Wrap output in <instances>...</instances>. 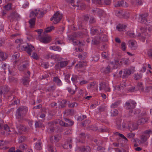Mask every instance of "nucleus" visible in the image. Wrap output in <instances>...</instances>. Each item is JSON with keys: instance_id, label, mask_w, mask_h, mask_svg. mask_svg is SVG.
<instances>
[{"instance_id": "obj_25", "label": "nucleus", "mask_w": 152, "mask_h": 152, "mask_svg": "<svg viewBox=\"0 0 152 152\" xmlns=\"http://www.w3.org/2000/svg\"><path fill=\"white\" fill-rule=\"evenodd\" d=\"M50 50H54L55 51H60L61 50V49L60 47L55 45L50 46Z\"/></svg>"}, {"instance_id": "obj_53", "label": "nucleus", "mask_w": 152, "mask_h": 152, "mask_svg": "<svg viewBox=\"0 0 152 152\" xmlns=\"http://www.w3.org/2000/svg\"><path fill=\"white\" fill-rule=\"evenodd\" d=\"M20 55L18 53H15L12 56V58L13 59H18Z\"/></svg>"}, {"instance_id": "obj_10", "label": "nucleus", "mask_w": 152, "mask_h": 152, "mask_svg": "<svg viewBox=\"0 0 152 152\" xmlns=\"http://www.w3.org/2000/svg\"><path fill=\"white\" fill-rule=\"evenodd\" d=\"M17 129H18V132L20 133H22L23 132H25L27 130L26 127L19 123V121H18L15 123Z\"/></svg>"}, {"instance_id": "obj_46", "label": "nucleus", "mask_w": 152, "mask_h": 152, "mask_svg": "<svg viewBox=\"0 0 152 152\" xmlns=\"http://www.w3.org/2000/svg\"><path fill=\"white\" fill-rule=\"evenodd\" d=\"M23 64L22 65V67L23 69H25L27 67L29 66L28 62L27 61H24L23 62Z\"/></svg>"}, {"instance_id": "obj_41", "label": "nucleus", "mask_w": 152, "mask_h": 152, "mask_svg": "<svg viewBox=\"0 0 152 152\" xmlns=\"http://www.w3.org/2000/svg\"><path fill=\"white\" fill-rule=\"evenodd\" d=\"M19 148L21 150H25L27 148V146L26 144L23 143L20 145Z\"/></svg>"}, {"instance_id": "obj_39", "label": "nucleus", "mask_w": 152, "mask_h": 152, "mask_svg": "<svg viewBox=\"0 0 152 152\" xmlns=\"http://www.w3.org/2000/svg\"><path fill=\"white\" fill-rule=\"evenodd\" d=\"M35 125L36 128L42 127L43 126L42 124L39 121H36Z\"/></svg>"}, {"instance_id": "obj_48", "label": "nucleus", "mask_w": 152, "mask_h": 152, "mask_svg": "<svg viewBox=\"0 0 152 152\" xmlns=\"http://www.w3.org/2000/svg\"><path fill=\"white\" fill-rule=\"evenodd\" d=\"M129 60L128 59L125 58H123L121 59V62L124 63L125 64H128Z\"/></svg>"}, {"instance_id": "obj_5", "label": "nucleus", "mask_w": 152, "mask_h": 152, "mask_svg": "<svg viewBox=\"0 0 152 152\" xmlns=\"http://www.w3.org/2000/svg\"><path fill=\"white\" fill-rule=\"evenodd\" d=\"M124 107L127 110H129V115L130 116H132L133 108V101L132 100L128 101L124 104Z\"/></svg>"}, {"instance_id": "obj_64", "label": "nucleus", "mask_w": 152, "mask_h": 152, "mask_svg": "<svg viewBox=\"0 0 152 152\" xmlns=\"http://www.w3.org/2000/svg\"><path fill=\"white\" fill-rule=\"evenodd\" d=\"M148 53L149 57L152 59V49L149 50Z\"/></svg>"}, {"instance_id": "obj_57", "label": "nucleus", "mask_w": 152, "mask_h": 152, "mask_svg": "<svg viewBox=\"0 0 152 152\" xmlns=\"http://www.w3.org/2000/svg\"><path fill=\"white\" fill-rule=\"evenodd\" d=\"M11 8V4H8L4 6V9L5 10H10Z\"/></svg>"}, {"instance_id": "obj_19", "label": "nucleus", "mask_w": 152, "mask_h": 152, "mask_svg": "<svg viewBox=\"0 0 152 152\" xmlns=\"http://www.w3.org/2000/svg\"><path fill=\"white\" fill-rule=\"evenodd\" d=\"M19 17V16L18 14L15 12H12L10 15V16H8L9 18H10L12 20L17 19Z\"/></svg>"}, {"instance_id": "obj_43", "label": "nucleus", "mask_w": 152, "mask_h": 152, "mask_svg": "<svg viewBox=\"0 0 152 152\" xmlns=\"http://www.w3.org/2000/svg\"><path fill=\"white\" fill-rule=\"evenodd\" d=\"M41 145L42 143H36L35 145L36 149L39 150H41L42 149Z\"/></svg>"}, {"instance_id": "obj_42", "label": "nucleus", "mask_w": 152, "mask_h": 152, "mask_svg": "<svg viewBox=\"0 0 152 152\" xmlns=\"http://www.w3.org/2000/svg\"><path fill=\"white\" fill-rule=\"evenodd\" d=\"M90 123V121L89 120H86L84 122H82L81 125L83 126H87Z\"/></svg>"}, {"instance_id": "obj_11", "label": "nucleus", "mask_w": 152, "mask_h": 152, "mask_svg": "<svg viewBox=\"0 0 152 152\" xmlns=\"http://www.w3.org/2000/svg\"><path fill=\"white\" fill-rule=\"evenodd\" d=\"M113 68L110 65H108L105 67L102 68L101 70V72L102 73L105 74H109L110 73L112 72Z\"/></svg>"}, {"instance_id": "obj_36", "label": "nucleus", "mask_w": 152, "mask_h": 152, "mask_svg": "<svg viewBox=\"0 0 152 152\" xmlns=\"http://www.w3.org/2000/svg\"><path fill=\"white\" fill-rule=\"evenodd\" d=\"M78 77L76 75H73L71 79L73 83H75L77 82Z\"/></svg>"}, {"instance_id": "obj_6", "label": "nucleus", "mask_w": 152, "mask_h": 152, "mask_svg": "<svg viewBox=\"0 0 152 152\" xmlns=\"http://www.w3.org/2000/svg\"><path fill=\"white\" fill-rule=\"evenodd\" d=\"M148 16V15L147 13L140 14L139 18L140 22L142 24H144L145 26H147L148 21L147 20V18Z\"/></svg>"}, {"instance_id": "obj_56", "label": "nucleus", "mask_w": 152, "mask_h": 152, "mask_svg": "<svg viewBox=\"0 0 152 152\" xmlns=\"http://www.w3.org/2000/svg\"><path fill=\"white\" fill-rule=\"evenodd\" d=\"M74 122L70 120L66 123V127L72 126L74 124Z\"/></svg>"}, {"instance_id": "obj_63", "label": "nucleus", "mask_w": 152, "mask_h": 152, "mask_svg": "<svg viewBox=\"0 0 152 152\" xmlns=\"http://www.w3.org/2000/svg\"><path fill=\"white\" fill-rule=\"evenodd\" d=\"M146 90H147V92L150 91L151 94H152V87L151 86H149L147 87L146 88Z\"/></svg>"}, {"instance_id": "obj_47", "label": "nucleus", "mask_w": 152, "mask_h": 152, "mask_svg": "<svg viewBox=\"0 0 152 152\" xmlns=\"http://www.w3.org/2000/svg\"><path fill=\"white\" fill-rule=\"evenodd\" d=\"M70 76V75L69 74H67L65 76V79L66 80V82L68 83H69L70 82L69 80Z\"/></svg>"}, {"instance_id": "obj_18", "label": "nucleus", "mask_w": 152, "mask_h": 152, "mask_svg": "<svg viewBox=\"0 0 152 152\" xmlns=\"http://www.w3.org/2000/svg\"><path fill=\"white\" fill-rule=\"evenodd\" d=\"M22 82L24 86H27L29 84V77L28 76L23 77L22 79Z\"/></svg>"}, {"instance_id": "obj_34", "label": "nucleus", "mask_w": 152, "mask_h": 152, "mask_svg": "<svg viewBox=\"0 0 152 152\" xmlns=\"http://www.w3.org/2000/svg\"><path fill=\"white\" fill-rule=\"evenodd\" d=\"M27 138L24 136H21L18 139V142H23L27 141Z\"/></svg>"}, {"instance_id": "obj_7", "label": "nucleus", "mask_w": 152, "mask_h": 152, "mask_svg": "<svg viewBox=\"0 0 152 152\" xmlns=\"http://www.w3.org/2000/svg\"><path fill=\"white\" fill-rule=\"evenodd\" d=\"M10 132V130L9 126L7 124L4 125L3 122L0 120V133L4 134L5 132Z\"/></svg>"}, {"instance_id": "obj_21", "label": "nucleus", "mask_w": 152, "mask_h": 152, "mask_svg": "<svg viewBox=\"0 0 152 152\" xmlns=\"http://www.w3.org/2000/svg\"><path fill=\"white\" fill-rule=\"evenodd\" d=\"M137 91L138 90L143 91V88L142 86V84L141 83H138L137 86L134 87V90Z\"/></svg>"}, {"instance_id": "obj_55", "label": "nucleus", "mask_w": 152, "mask_h": 152, "mask_svg": "<svg viewBox=\"0 0 152 152\" xmlns=\"http://www.w3.org/2000/svg\"><path fill=\"white\" fill-rule=\"evenodd\" d=\"M120 87H121V90H123L124 88H125L126 86V82H124L122 83H121L120 85H119Z\"/></svg>"}, {"instance_id": "obj_28", "label": "nucleus", "mask_w": 152, "mask_h": 152, "mask_svg": "<svg viewBox=\"0 0 152 152\" xmlns=\"http://www.w3.org/2000/svg\"><path fill=\"white\" fill-rule=\"evenodd\" d=\"M107 84L105 82H101L99 84V89L101 91L104 90Z\"/></svg>"}, {"instance_id": "obj_9", "label": "nucleus", "mask_w": 152, "mask_h": 152, "mask_svg": "<svg viewBox=\"0 0 152 152\" xmlns=\"http://www.w3.org/2000/svg\"><path fill=\"white\" fill-rule=\"evenodd\" d=\"M104 11L99 8H94L91 10V13L94 15H97L100 17L103 14Z\"/></svg>"}, {"instance_id": "obj_38", "label": "nucleus", "mask_w": 152, "mask_h": 152, "mask_svg": "<svg viewBox=\"0 0 152 152\" xmlns=\"http://www.w3.org/2000/svg\"><path fill=\"white\" fill-rule=\"evenodd\" d=\"M48 150L50 152H56V148L52 145H50L48 146Z\"/></svg>"}, {"instance_id": "obj_37", "label": "nucleus", "mask_w": 152, "mask_h": 152, "mask_svg": "<svg viewBox=\"0 0 152 152\" xmlns=\"http://www.w3.org/2000/svg\"><path fill=\"white\" fill-rule=\"evenodd\" d=\"M86 65V64L81 62L80 64H76L75 65V68L77 69H80Z\"/></svg>"}, {"instance_id": "obj_17", "label": "nucleus", "mask_w": 152, "mask_h": 152, "mask_svg": "<svg viewBox=\"0 0 152 152\" xmlns=\"http://www.w3.org/2000/svg\"><path fill=\"white\" fill-rule=\"evenodd\" d=\"M45 58L47 59H51L55 60L58 59L57 55L51 53H49L47 54L45 56Z\"/></svg>"}, {"instance_id": "obj_45", "label": "nucleus", "mask_w": 152, "mask_h": 152, "mask_svg": "<svg viewBox=\"0 0 152 152\" xmlns=\"http://www.w3.org/2000/svg\"><path fill=\"white\" fill-rule=\"evenodd\" d=\"M2 88V91L3 94L8 92L9 90L7 86L1 87Z\"/></svg>"}, {"instance_id": "obj_2", "label": "nucleus", "mask_w": 152, "mask_h": 152, "mask_svg": "<svg viewBox=\"0 0 152 152\" xmlns=\"http://www.w3.org/2000/svg\"><path fill=\"white\" fill-rule=\"evenodd\" d=\"M142 35L141 37V40L144 42L145 38L150 37L152 35V27H149L147 29L145 27H141L140 28Z\"/></svg>"}, {"instance_id": "obj_8", "label": "nucleus", "mask_w": 152, "mask_h": 152, "mask_svg": "<svg viewBox=\"0 0 152 152\" xmlns=\"http://www.w3.org/2000/svg\"><path fill=\"white\" fill-rule=\"evenodd\" d=\"M113 146L117 147L118 148H115V150L116 152H126V150L124 148H125V145L123 143H113Z\"/></svg>"}, {"instance_id": "obj_13", "label": "nucleus", "mask_w": 152, "mask_h": 152, "mask_svg": "<svg viewBox=\"0 0 152 152\" xmlns=\"http://www.w3.org/2000/svg\"><path fill=\"white\" fill-rule=\"evenodd\" d=\"M128 6V4L125 1L122 0L121 1H119L117 2V3L115 5V7H126Z\"/></svg>"}, {"instance_id": "obj_23", "label": "nucleus", "mask_w": 152, "mask_h": 152, "mask_svg": "<svg viewBox=\"0 0 152 152\" xmlns=\"http://www.w3.org/2000/svg\"><path fill=\"white\" fill-rule=\"evenodd\" d=\"M115 14L116 15L120 18H123V15L125 14L124 11L121 10H117L116 11Z\"/></svg>"}, {"instance_id": "obj_62", "label": "nucleus", "mask_w": 152, "mask_h": 152, "mask_svg": "<svg viewBox=\"0 0 152 152\" xmlns=\"http://www.w3.org/2000/svg\"><path fill=\"white\" fill-rule=\"evenodd\" d=\"M146 113L145 112H142V113H141L138 116L139 117H140L141 118H144V117H145L146 115Z\"/></svg>"}, {"instance_id": "obj_24", "label": "nucleus", "mask_w": 152, "mask_h": 152, "mask_svg": "<svg viewBox=\"0 0 152 152\" xmlns=\"http://www.w3.org/2000/svg\"><path fill=\"white\" fill-rule=\"evenodd\" d=\"M126 27V25L124 24H119L118 25L116 28L118 31H121L125 29Z\"/></svg>"}, {"instance_id": "obj_54", "label": "nucleus", "mask_w": 152, "mask_h": 152, "mask_svg": "<svg viewBox=\"0 0 152 152\" xmlns=\"http://www.w3.org/2000/svg\"><path fill=\"white\" fill-rule=\"evenodd\" d=\"M60 136L59 134L56 135L54 136V142H58L59 141V139Z\"/></svg>"}, {"instance_id": "obj_26", "label": "nucleus", "mask_w": 152, "mask_h": 152, "mask_svg": "<svg viewBox=\"0 0 152 152\" xmlns=\"http://www.w3.org/2000/svg\"><path fill=\"white\" fill-rule=\"evenodd\" d=\"M68 64V61H61L58 62V64L60 65V66L61 68H63L66 66Z\"/></svg>"}, {"instance_id": "obj_61", "label": "nucleus", "mask_w": 152, "mask_h": 152, "mask_svg": "<svg viewBox=\"0 0 152 152\" xmlns=\"http://www.w3.org/2000/svg\"><path fill=\"white\" fill-rule=\"evenodd\" d=\"M77 104L75 102H73L71 104H68V106L69 107H75L77 106Z\"/></svg>"}, {"instance_id": "obj_15", "label": "nucleus", "mask_w": 152, "mask_h": 152, "mask_svg": "<svg viewBox=\"0 0 152 152\" xmlns=\"http://www.w3.org/2000/svg\"><path fill=\"white\" fill-rule=\"evenodd\" d=\"M101 30L99 28H92L91 30V35H94L100 34L101 33Z\"/></svg>"}, {"instance_id": "obj_27", "label": "nucleus", "mask_w": 152, "mask_h": 152, "mask_svg": "<svg viewBox=\"0 0 152 152\" xmlns=\"http://www.w3.org/2000/svg\"><path fill=\"white\" fill-rule=\"evenodd\" d=\"M111 116H116L118 113V110L115 109H112L110 111Z\"/></svg>"}, {"instance_id": "obj_49", "label": "nucleus", "mask_w": 152, "mask_h": 152, "mask_svg": "<svg viewBox=\"0 0 152 152\" xmlns=\"http://www.w3.org/2000/svg\"><path fill=\"white\" fill-rule=\"evenodd\" d=\"M86 118V116L85 115H83L82 116H79L77 118L78 121H81Z\"/></svg>"}, {"instance_id": "obj_51", "label": "nucleus", "mask_w": 152, "mask_h": 152, "mask_svg": "<svg viewBox=\"0 0 152 152\" xmlns=\"http://www.w3.org/2000/svg\"><path fill=\"white\" fill-rule=\"evenodd\" d=\"M93 3L96 4L101 5L102 4V0H92Z\"/></svg>"}, {"instance_id": "obj_12", "label": "nucleus", "mask_w": 152, "mask_h": 152, "mask_svg": "<svg viewBox=\"0 0 152 152\" xmlns=\"http://www.w3.org/2000/svg\"><path fill=\"white\" fill-rule=\"evenodd\" d=\"M54 14H56L55 16V20L53 23L54 24H56L58 23L61 19L62 18V15L60 13L59 11L56 12Z\"/></svg>"}, {"instance_id": "obj_14", "label": "nucleus", "mask_w": 152, "mask_h": 152, "mask_svg": "<svg viewBox=\"0 0 152 152\" xmlns=\"http://www.w3.org/2000/svg\"><path fill=\"white\" fill-rule=\"evenodd\" d=\"M101 37H95L92 39L91 42V44L94 45H97L99 44L101 42Z\"/></svg>"}, {"instance_id": "obj_31", "label": "nucleus", "mask_w": 152, "mask_h": 152, "mask_svg": "<svg viewBox=\"0 0 152 152\" xmlns=\"http://www.w3.org/2000/svg\"><path fill=\"white\" fill-rule=\"evenodd\" d=\"M54 27L53 26H51L50 27H48L45 29V31L44 32V34H45L46 33L49 32L52 30L54 29Z\"/></svg>"}, {"instance_id": "obj_22", "label": "nucleus", "mask_w": 152, "mask_h": 152, "mask_svg": "<svg viewBox=\"0 0 152 152\" xmlns=\"http://www.w3.org/2000/svg\"><path fill=\"white\" fill-rule=\"evenodd\" d=\"M8 57L7 55L5 53L2 52H1L0 53V61L5 60Z\"/></svg>"}, {"instance_id": "obj_1", "label": "nucleus", "mask_w": 152, "mask_h": 152, "mask_svg": "<svg viewBox=\"0 0 152 152\" xmlns=\"http://www.w3.org/2000/svg\"><path fill=\"white\" fill-rule=\"evenodd\" d=\"M15 42L17 43H19V47H20L23 50L26 51L29 55L31 56V52L34 50L33 46L31 45H27L26 46L22 45L23 41L21 39H17Z\"/></svg>"}, {"instance_id": "obj_33", "label": "nucleus", "mask_w": 152, "mask_h": 152, "mask_svg": "<svg viewBox=\"0 0 152 152\" xmlns=\"http://www.w3.org/2000/svg\"><path fill=\"white\" fill-rule=\"evenodd\" d=\"M66 101L65 100H63L61 102V104L59 105V108H63L66 106Z\"/></svg>"}, {"instance_id": "obj_3", "label": "nucleus", "mask_w": 152, "mask_h": 152, "mask_svg": "<svg viewBox=\"0 0 152 152\" xmlns=\"http://www.w3.org/2000/svg\"><path fill=\"white\" fill-rule=\"evenodd\" d=\"M27 109L25 107L21 106L18 108L16 111V116L19 120H21L23 119V116L27 112Z\"/></svg>"}, {"instance_id": "obj_60", "label": "nucleus", "mask_w": 152, "mask_h": 152, "mask_svg": "<svg viewBox=\"0 0 152 152\" xmlns=\"http://www.w3.org/2000/svg\"><path fill=\"white\" fill-rule=\"evenodd\" d=\"M125 13V14L123 15L124 18L125 19H126L128 18L129 17V13L126 12L124 11Z\"/></svg>"}, {"instance_id": "obj_58", "label": "nucleus", "mask_w": 152, "mask_h": 152, "mask_svg": "<svg viewBox=\"0 0 152 152\" xmlns=\"http://www.w3.org/2000/svg\"><path fill=\"white\" fill-rule=\"evenodd\" d=\"M121 47L122 50L124 51H125L126 48V44L125 42H122L121 44Z\"/></svg>"}, {"instance_id": "obj_30", "label": "nucleus", "mask_w": 152, "mask_h": 152, "mask_svg": "<svg viewBox=\"0 0 152 152\" xmlns=\"http://www.w3.org/2000/svg\"><path fill=\"white\" fill-rule=\"evenodd\" d=\"M53 81L54 82L56 83L58 86H60L61 84V81L57 77L53 78Z\"/></svg>"}, {"instance_id": "obj_59", "label": "nucleus", "mask_w": 152, "mask_h": 152, "mask_svg": "<svg viewBox=\"0 0 152 152\" xmlns=\"http://www.w3.org/2000/svg\"><path fill=\"white\" fill-rule=\"evenodd\" d=\"M142 75L141 74H137L134 76V79L136 80H138L140 79L142 77Z\"/></svg>"}, {"instance_id": "obj_50", "label": "nucleus", "mask_w": 152, "mask_h": 152, "mask_svg": "<svg viewBox=\"0 0 152 152\" xmlns=\"http://www.w3.org/2000/svg\"><path fill=\"white\" fill-rule=\"evenodd\" d=\"M31 56L32 57L33 59H35L37 60L39 58L37 54L35 53H33Z\"/></svg>"}, {"instance_id": "obj_4", "label": "nucleus", "mask_w": 152, "mask_h": 152, "mask_svg": "<svg viewBox=\"0 0 152 152\" xmlns=\"http://www.w3.org/2000/svg\"><path fill=\"white\" fill-rule=\"evenodd\" d=\"M132 73V71L130 69H125L121 70L119 72L120 77L123 79L127 78Z\"/></svg>"}, {"instance_id": "obj_35", "label": "nucleus", "mask_w": 152, "mask_h": 152, "mask_svg": "<svg viewBox=\"0 0 152 152\" xmlns=\"http://www.w3.org/2000/svg\"><path fill=\"white\" fill-rule=\"evenodd\" d=\"M76 37V33H73L72 35L68 36V39L69 40H73Z\"/></svg>"}, {"instance_id": "obj_29", "label": "nucleus", "mask_w": 152, "mask_h": 152, "mask_svg": "<svg viewBox=\"0 0 152 152\" xmlns=\"http://www.w3.org/2000/svg\"><path fill=\"white\" fill-rule=\"evenodd\" d=\"M35 18H33L29 20V23L30 25V27H32L33 26H34L35 25Z\"/></svg>"}, {"instance_id": "obj_20", "label": "nucleus", "mask_w": 152, "mask_h": 152, "mask_svg": "<svg viewBox=\"0 0 152 152\" xmlns=\"http://www.w3.org/2000/svg\"><path fill=\"white\" fill-rule=\"evenodd\" d=\"M40 11V10L35 9L34 11H32L30 13L29 17L30 18H35L37 15L38 13Z\"/></svg>"}, {"instance_id": "obj_52", "label": "nucleus", "mask_w": 152, "mask_h": 152, "mask_svg": "<svg viewBox=\"0 0 152 152\" xmlns=\"http://www.w3.org/2000/svg\"><path fill=\"white\" fill-rule=\"evenodd\" d=\"M90 148L89 146H87L86 148H83L82 150V151H83L86 152H90Z\"/></svg>"}, {"instance_id": "obj_44", "label": "nucleus", "mask_w": 152, "mask_h": 152, "mask_svg": "<svg viewBox=\"0 0 152 152\" xmlns=\"http://www.w3.org/2000/svg\"><path fill=\"white\" fill-rule=\"evenodd\" d=\"M120 104V102H116L113 103L111 106V107L112 108H114L117 107L118 105Z\"/></svg>"}, {"instance_id": "obj_32", "label": "nucleus", "mask_w": 152, "mask_h": 152, "mask_svg": "<svg viewBox=\"0 0 152 152\" xmlns=\"http://www.w3.org/2000/svg\"><path fill=\"white\" fill-rule=\"evenodd\" d=\"M148 120V118H141L138 120L139 123L140 124H144Z\"/></svg>"}, {"instance_id": "obj_40", "label": "nucleus", "mask_w": 152, "mask_h": 152, "mask_svg": "<svg viewBox=\"0 0 152 152\" xmlns=\"http://www.w3.org/2000/svg\"><path fill=\"white\" fill-rule=\"evenodd\" d=\"M149 136H150V135L147 136V135H142L141 137V139L142 141H143L144 142H145L147 141V139L148 138V137Z\"/></svg>"}, {"instance_id": "obj_16", "label": "nucleus", "mask_w": 152, "mask_h": 152, "mask_svg": "<svg viewBox=\"0 0 152 152\" xmlns=\"http://www.w3.org/2000/svg\"><path fill=\"white\" fill-rule=\"evenodd\" d=\"M40 42L44 43H48L50 41V38L47 35H45V36L43 37L40 38Z\"/></svg>"}]
</instances>
